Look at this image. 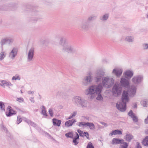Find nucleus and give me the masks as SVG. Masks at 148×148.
Wrapping results in <instances>:
<instances>
[{
    "label": "nucleus",
    "instance_id": "obj_1",
    "mask_svg": "<svg viewBox=\"0 0 148 148\" xmlns=\"http://www.w3.org/2000/svg\"><path fill=\"white\" fill-rule=\"evenodd\" d=\"M105 70L101 69L97 70L95 73V80L97 82H100L102 80L103 87L107 88L111 87L114 84V81L112 78H110L108 77H102L105 75Z\"/></svg>",
    "mask_w": 148,
    "mask_h": 148
},
{
    "label": "nucleus",
    "instance_id": "obj_2",
    "mask_svg": "<svg viewBox=\"0 0 148 148\" xmlns=\"http://www.w3.org/2000/svg\"><path fill=\"white\" fill-rule=\"evenodd\" d=\"M103 87L101 83L97 85H92L89 86L84 91L85 95L88 96L90 99L94 98L96 94L101 92Z\"/></svg>",
    "mask_w": 148,
    "mask_h": 148
},
{
    "label": "nucleus",
    "instance_id": "obj_3",
    "mask_svg": "<svg viewBox=\"0 0 148 148\" xmlns=\"http://www.w3.org/2000/svg\"><path fill=\"white\" fill-rule=\"evenodd\" d=\"M59 44L63 47L62 51L68 53H73L75 51V49L69 43L66 38H61L59 42Z\"/></svg>",
    "mask_w": 148,
    "mask_h": 148
},
{
    "label": "nucleus",
    "instance_id": "obj_4",
    "mask_svg": "<svg viewBox=\"0 0 148 148\" xmlns=\"http://www.w3.org/2000/svg\"><path fill=\"white\" fill-rule=\"evenodd\" d=\"M128 93L125 91H123L122 96V101L118 102L116 104L117 108L121 112H124L126 109L127 102L129 100L128 97Z\"/></svg>",
    "mask_w": 148,
    "mask_h": 148
},
{
    "label": "nucleus",
    "instance_id": "obj_5",
    "mask_svg": "<svg viewBox=\"0 0 148 148\" xmlns=\"http://www.w3.org/2000/svg\"><path fill=\"white\" fill-rule=\"evenodd\" d=\"M34 50V47H32L28 51L27 54V61L30 62L33 60Z\"/></svg>",
    "mask_w": 148,
    "mask_h": 148
},
{
    "label": "nucleus",
    "instance_id": "obj_6",
    "mask_svg": "<svg viewBox=\"0 0 148 148\" xmlns=\"http://www.w3.org/2000/svg\"><path fill=\"white\" fill-rule=\"evenodd\" d=\"M92 73L90 72L88 73L87 76L85 77L82 81V84L85 86H87L89 83H91L92 81Z\"/></svg>",
    "mask_w": 148,
    "mask_h": 148
},
{
    "label": "nucleus",
    "instance_id": "obj_7",
    "mask_svg": "<svg viewBox=\"0 0 148 148\" xmlns=\"http://www.w3.org/2000/svg\"><path fill=\"white\" fill-rule=\"evenodd\" d=\"M78 125L79 127H81L82 126L85 127H88L90 130H92L95 129V125L93 123L91 122H79L78 123Z\"/></svg>",
    "mask_w": 148,
    "mask_h": 148
},
{
    "label": "nucleus",
    "instance_id": "obj_8",
    "mask_svg": "<svg viewBox=\"0 0 148 148\" xmlns=\"http://www.w3.org/2000/svg\"><path fill=\"white\" fill-rule=\"evenodd\" d=\"M121 88L119 84H115L113 86L112 89V92L113 95L117 96L121 94Z\"/></svg>",
    "mask_w": 148,
    "mask_h": 148
},
{
    "label": "nucleus",
    "instance_id": "obj_9",
    "mask_svg": "<svg viewBox=\"0 0 148 148\" xmlns=\"http://www.w3.org/2000/svg\"><path fill=\"white\" fill-rule=\"evenodd\" d=\"M143 79V77L142 75H138L134 76L132 79L133 83L135 84L141 83Z\"/></svg>",
    "mask_w": 148,
    "mask_h": 148
},
{
    "label": "nucleus",
    "instance_id": "obj_10",
    "mask_svg": "<svg viewBox=\"0 0 148 148\" xmlns=\"http://www.w3.org/2000/svg\"><path fill=\"white\" fill-rule=\"evenodd\" d=\"M136 87L134 85L132 86L127 91H125L128 93V97H133L135 96L136 91Z\"/></svg>",
    "mask_w": 148,
    "mask_h": 148
},
{
    "label": "nucleus",
    "instance_id": "obj_11",
    "mask_svg": "<svg viewBox=\"0 0 148 148\" xmlns=\"http://www.w3.org/2000/svg\"><path fill=\"white\" fill-rule=\"evenodd\" d=\"M18 49L16 47H14L9 53L8 57L10 58L12 60H14L17 56Z\"/></svg>",
    "mask_w": 148,
    "mask_h": 148
},
{
    "label": "nucleus",
    "instance_id": "obj_12",
    "mask_svg": "<svg viewBox=\"0 0 148 148\" xmlns=\"http://www.w3.org/2000/svg\"><path fill=\"white\" fill-rule=\"evenodd\" d=\"M82 99L81 97L76 96L73 97L72 99V101L73 103L77 106H78Z\"/></svg>",
    "mask_w": 148,
    "mask_h": 148
},
{
    "label": "nucleus",
    "instance_id": "obj_13",
    "mask_svg": "<svg viewBox=\"0 0 148 148\" xmlns=\"http://www.w3.org/2000/svg\"><path fill=\"white\" fill-rule=\"evenodd\" d=\"M14 40L13 38H6L2 39L0 42L1 45H3L7 43L8 44H10L12 43Z\"/></svg>",
    "mask_w": 148,
    "mask_h": 148
},
{
    "label": "nucleus",
    "instance_id": "obj_14",
    "mask_svg": "<svg viewBox=\"0 0 148 148\" xmlns=\"http://www.w3.org/2000/svg\"><path fill=\"white\" fill-rule=\"evenodd\" d=\"M123 69L121 68H117L113 70L112 73L117 77H119L121 75Z\"/></svg>",
    "mask_w": 148,
    "mask_h": 148
},
{
    "label": "nucleus",
    "instance_id": "obj_15",
    "mask_svg": "<svg viewBox=\"0 0 148 148\" xmlns=\"http://www.w3.org/2000/svg\"><path fill=\"white\" fill-rule=\"evenodd\" d=\"M7 111L6 112V115L7 116H11L16 114V112L12 109L10 106H8L7 109Z\"/></svg>",
    "mask_w": 148,
    "mask_h": 148
},
{
    "label": "nucleus",
    "instance_id": "obj_16",
    "mask_svg": "<svg viewBox=\"0 0 148 148\" xmlns=\"http://www.w3.org/2000/svg\"><path fill=\"white\" fill-rule=\"evenodd\" d=\"M120 82L121 86L123 87L128 88L130 86L129 81L124 78H121Z\"/></svg>",
    "mask_w": 148,
    "mask_h": 148
},
{
    "label": "nucleus",
    "instance_id": "obj_17",
    "mask_svg": "<svg viewBox=\"0 0 148 148\" xmlns=\"http://www.w3.org/2000/svg\"><path fill=\"white\" fill-rule=\"evenodd\" d=\"M124 77L127 79H130L134 75L133 72L129 70H126L123 73Z\"/></svg>",
    "mask_w": 148,
    "mask_h": 148
},
{
    "label": "nucleus",
    "instance_id": "obj_18",
    "mask_svg": "<svg viewBox=\"0 0 148 148\" xmlns=\"http://www.w3.org/2000/svg\"><path fill=\"white\" fill-rule=\"evenodd\" d=\"M88 105L89 102L87 100L82 98L79 105L83 108H86Z\"/></svg>",
    "mask_w": 148,
    "mask_h": 148
},
{
    "label": "nucleus",
    "instance_id": "obj_19",
    "mask_svg": "<svg viewBox=\"0 0 148 148\" xmlns=\"http://www.w3.org/2000/svg\"><path fill=\"white\" fill-rule=\"evenodd\" d=\"M0 85L4 88H5V86H11L12 85L9 81H6L5 80L0 81Z\"/></svg>",
    "mask_w": 148,
    "mask_h": 148
},
{
    "label": "nucleus",
    "instance_id": "obj_20",
    "mask_svg": "<svg viewBox=\"0 0 148 148\" xmlns=\"http://www.w3.org/2000/svg\"><path fill=\"white\" fill-rule=\"evenodd\" d=\"M128 114L129 116H130L132 118L134 122H138V118L136 115L133 113L132 110H130L128 112Z\"/></svg>",
    "mask_w": 148,
    "mask_h": 148
},
{
    "label": "nucleus",
    "instance_id": "obj_21",
    "mask_svg": "<svg viewBox=\"0 0 148 148\" xmlns=\"http://www.w3.org/2000/svg\"><path fill=\"white\" fill-rule=\"evenodd\" d=\"M123 141V139H119L116 138H113L112 140V144L113 145L122 144Z\"/></svg>",
    "mask_w": 148,
    "mask_h": 148
},
{
    "label": "nucleus",
    "instance_id": "obj_22",
    "mask_svg": "<svg viewBox=\"0 0 148 148\" xmlns=\"http://www.w3.org/2000/svg\"><path fill=\"white\" fill-rule=\"evenodd\" d=\"M76 122V120L73 119L66 121L65 123V125L66 127H70L72 126L74 123Z\"/></svg>",
    "mask_w": 148,
    "mask_h": 148
},
{
    "label": "nucleus",
    "instance_id": "obj_23",
    "mask_svg": "<svg viewBox=\"0 0 148 148\" xmlns=\"http://www.w3.org/2000/svg\"><path fill=\"white\" fill-rule=\"evenodd\" d=\"M122 134V131L119 130H113L109 134V135L112 136L113 135H121Z\"/></svg>",
    "mask_w": 148,
    "mask_h": 148
},
{
    "label": "nucleus",
    "instance_id": "obj_24",
    "mask_svg": "<svg viewBox=\"0 0 148 148\" xmlns=\"http://www.w3.org/2000/svg\"><path fill=\"white\" fill-rule=\"evenodd\" d=\"M53 125H54L59 126L61 124V121L60 120H58L55 119H52Z\"/></svg>",
    "mask_w": 148,
    "mask_h": 148
},
{
    "label": "nucleus",
    "instance_id": "obj_25",
    "mask_svg": "<svg viewBox=\"0 0 148 148\" xmlns=\"http://www.w3.org/2000/svg\"><path fill=\"white\" fill-rule=\"evenodd\" d=\"M133 137V136L131 134H127L125 137V139L126 141L130 142Z\"/></svg>",
    "mask_w": 148,
    "mask_h": 148
},
{
    "label": "nucleus",
    "instance_id": "obj_26",
    "mask_svg": "<svg viewBox=\"0 0 148 148\" xmlns=\"http://www.w3.org/2000/svg\"><path fill=\"white\" fill-rule=\"evenodd\" d=\"M75 136L74 138H73V142L75 145H77L78 143V142L77 141V139H79V136L77 132L75 133Z\"/></svg>",
    "mask_w": 148,
    "mask_h": 148
},
{
    "label": "nucleus",
    "instance_id": "obj_27",
    "mask_svg": "<svg viewBox=\"0 0 148 148\" xmlns=\"http://www.w3.org/2000/svg\"><path fill=\"white\" fill-rule=\"evenodd\" d=\"M134 38L133 36H128L126 37L125 40L129 42H132L134 41Z\"/></svg>",
    "mask_w": 148,
    "mask_h": 148
},
{
    "label": "nucleus",
    "instance_id": "obj_28",
    "mask_svg": "<svg viewBox=\"0 0 148 148\" xmlns=\"http://www.w3.org/2000/svg\"><path fill=\"white\" fill-rule=\"evenodd\" d=\"M108 14H106L101 16L100 19L101 21H104L107 20L108 18Z\"/></svg>",
    "mask_w": 148,
    "mask_h": 148
},
{
    "label": "nucleus",
    "instance_id": "obj_29",
    "mask_svg": "<svg viewBox=\"0 0 148 148\" xmlns=\"http://www.w3.org/2000/svg\"><path fill=\"white\" fill-rule=\"evenodd\" d=\"M6 55V53L5 51H2L0 53V61L4 59Z\"/></svg>",
    "mask_w": 148,
    "mask_h": 148
},
{
    "label": "nucleus",
    "instance_id": "obj_30",
    "mask_svg": "<svg viewBox=\"0 0 148 148\" xmlns=\"http://www.w3.org/2000/svg\"><path fill=\"white\" fill-rule=\"evenodd\" d=\"M41 113L45 116H47L45 109V107L44 106H42Z\"/></svg>",
    "mask_w": 148,
    "mask_h": 148
},
{
    "label": "nucleus",
    "instance_id": "obj_31",
    "mask_svg": "<svg viewBox=\"0 0 148 148\" xmlns=\"http://www.w3.org/2000/svg\"><path fill=\"white\" fill-rule=\"evenodd\" d=\"M142 144L145 146H148V136H147L143 140Z\"/></svg>",
    "mask_w": 148,
    "mask_h": 148
},
{
    "label": "nucleus",
    "instance_id": "obj_32",
    "mask_svg": "<svg viewBox=\"0 0 148 148\" xmlns=\"http://www.w3.org/2000/svg\"><path fill=\"white\" fill-rule=\"evenodd\" d=\"M101 92H99V93L96 94L95 95L97 96L96 99L97 100L99 101H102L103 99V97L101 94Z\"/></svg>",
    "mask_w": 148,
    "mask_h": 148
},
{
    "label": "nucleus",
    "instance_id": "obj_33",
    "mask_svg": "<svg viewBox=\"0 0 148 148\" xmlns=\"http://www.w3.org/2000/svg\"><path fill=\"white\" fill-rule=\"evenodd\" d=\"M27 123L29 124H30V125L33 126L35 127L36 126V125L34 123L32 122L30 120L25 119L24 120Z\"/></svg>",
    "mask_w": 148,
    "mask_h": 148
},
{
    "label": "nucleus",
    "instance_id": "obj_34",
    "mask_svg": "<svg viewBox=\"0 0 148 148\" xmlns=\"http://www.w3.org/2000/svg\"><path fill=\"white\" fill-rule=\"evenodd\" d=\"M148 103V100L144 99L141 101V103L144 107H147Z\"/></svg>",
    "mask_w": 148,
    "mask_h": 148
},
{
    "label": "nucleus",
    "instance_id": "obj_35",
    "mask_svg": "<svg viewBox=\"0 0 148 148\" xmlns=\"http://www.w3.org/2000/svg\"><path fill=\"white\" fill-rule=\"evenodd\" d=\"M65 136L67 138H73V135L72 132H71L67 133L65 134Z\"/></svg>",
    "mask_w": 148,
    "mask_h": 148
},
{
    "label": "nucleus",
    "instance_id": "obj_36",
    "mask_svg": "<svg viewBox=\"0 0 148 148\" xmlns=\"http://www.w3.org/2000/svg\"><path fill=\"white\" fill-rule=\"evenodd\" d=\"M97 16L95 15H92L89 16L87 20L88 21H93L97 18Z\"/></svg>",
    "mask_w": 148,
    "mask_h": 148
},
{
    "label": "nucleus",
    "instance_id": "obj_37",
    "mask_svg": "<svg viewBox=\"0 0 148 148\" xmlns=\"http://www.w3.org/2000/svg\"><path fill=\"white\" fill-rule=\"evenodd\" d=\"M5 106L4 103L2 101H0V108L1 110L3 111H5Z\"/></svg>",
    "mask_w": 148,
    "mask_h": 148
},
{
    "label": "nucleus",
    "instance_id": "obj_38",
    "mask_svg": "<svg viewBox=\"0 0 148 148\" xmlns=\"http://www.w3.org/2000/svg\"><path fill=\"white\" fill-rule=\"evenodd\" d=\"M21 79L20 76L18 74H16L15 76L12 77V79L14 80H20Z\"/></svg>",
    "mask_w": 148,
    "mask_h": 148
},
{
    "label": "nucleus",
    "instance_id": "obj_39",
    "mask_svg": "<svg viewBox=\"0 0 148 148\" xmlns=\"http://www.w3.org/2000/svg\"><path fill=\"white\" fill-rule=\"evenodd\" d=\"M77 112L76 111H74L72 113L70 116L68 118V119H71L74 117L76 115Z\"/></svg>",
    "mask_w": 148,
    "mask_h": 148
},
{
    "label": "nucleus",
    "instance_id": "obj_40",
    "mask_svg": "<svg viewBox=\"0 0 148 148\" xmlns=\"http://www.w3.org/2000/svg\"><path fill=\"white\" fill-rule=\"evenodd\" d=\"M123 145L120 146L119 148H127L128 144L126 142L122 143Z\"/></svg>",
    "mask_w": 148,
    "mask_h": 148
},
{
    "label": "nucleus",
    "instance_id": "obj_41",
    "mask_svg": "<svg viewBox=\"0 0 148 148\" xmlns=\"http://www.w3.org/2000/svg\"><path fill=\"white\" fill-rule=\"evenodd\" d=\"M80 27L82 29H86L88 27V26L86 23H82L80 25Z\"/></svg>",
    "mask_w": 148,
    "mask_h": 148
},
{
    "label": "nucleus",
    "instance_id": "obj_42",
    "mask_svg": "<svg viewBox=\"0 0 148 148\" xmlns=\"http://www.w3.org/2000/svg\"><path fill=\"white\" fill-rule=\"evenodd\" d=\"M86 148H94L92 143L91 142H89Z\"/></svg>",
    "mask_w": 148,
    "mask_h": 148
},
{
    "label": "nucleus",
    "instance_id": "obj_43",
    "mask_svg": "<svg viewBox=\"0 0 148 148\" xmlns=\"http://www.w3.org/2000/svg\"><path fill=\"white\" fill-rule=\"evenodd\" d=\"M143 47L144 49H148V44L144 43L143 44Z\"/></svg>",
    "mask_w": 148,
    "mask_h": 148
},
{
    "label": "nucleus",
    "instance_id": "obj_44",
    "mask_svg": "<svg viewBox=\"0 0 148 148\" xmlns=\"http://www.w3.org/2000/svg\"><path fill=\"white\" fill-rule=\"evenodd\" d=\"M22 121V119L20 116H18L17 117V123L18 124L20 123Z\"/></svg>",
    "mask_w": 148,
    "mask_h": 148
},
{
    "label": "nucleus",
    "instance_id": "obj_45",
    "mask_svg": "<svg viewBox=\"0 0 148 148\" xmlns=\"http://www.w3.org/2000/svg\"><path fill=\"white\" fill-rule=\"evenodd\" d=\"M16 101L20 103H21L23 101L24 99L22 97H20L17 98L16 99Z\"/></svg>",
    "mask_w": 148,
    "mask_h": 148
},
{
    "label": "nucleus",
    "instance_id": "obj_46",
    "mask_svg": "<svg viewBox=\"0 0 148 148\" xmlns=\"http://www.w3.org/2000/svg\"><path fill=\"white\" fill-rule=\"evenodd\" d=\"M49 112L51 116H52L53 115V110L51 108L49 109Z\"/></svg>",
    "mask_w": 148,
    "mask_h": 148
},
{
    "label": "nucleus",
    "instance_id": "obj_47",
    "mask_svg": "<svg viewBox=\"0 0 148 148\" xmlns=\"http://www.w3.org/2000/svg\"><path fill=\"white\" fill-rule=\"evenodd\" d=\"M77 132L79 134L80 136H83L84 135L83 134V132L82 131L80 130H77Z\"/></svg>",
    "mask_w": 148,
    "mask_h": 148
},
{
    "label": "nucleus",
    "instance_id": "obj_48",
    "mask_svg": "<svg viewBox=\"0 0 148 148\" xmlns=\"http://www.w3.org/2000/svg\"><path fill=\"white\" fill-rule=\"evenodd\" d=\"M83 135H84V136H86L87 138H89V135L88 133L84 132L83 133Z\"/></svg>",
    "mask_w": 148,
    "mask_h": 148
},
{
    "label": "nucleus",
    "instance_id": "obj_49",
    "mask_svg": "<svg viewBox=\"0 0 148 148\" xmlns=\"http://www.w3.org/2000/svg\"><path fill=\"white\" fill-rule=\"evenodd\" d=\"M27 93L29 94L33 95L34 93V91H29Z\"/></svg>",
    "mask_w": 148,
    "mask_h": 148
},
{
    "label": "nucleus",
    "instance_id": "obj_50",
    "mask_svg": "<svg viewBox=\"0 0 148 148\" xmlns=\"http://www.w3.org/2000/svg\"><path fill=\"white\" fill-rule=\"evenodd\" d=\"M100 123L103 125H104L105 127H107V123H105L103 122H101Z\"/></svg>",
    "mask_w": 148,
    "mask_h": 148
},
{
    "label": "nucleus",
    "instance_id": "obj_51",
    "mask_svg": "<svg viewBox=\"0 0 148 148\" xmlns=\"http://www.w3.org/2000/svg\"><path fill=\"white\" fill-rule=\"evenodd\" d=\"M30 100L32 103H34V97H31L29 99Z\"/></svg>",
    "mask_w": 148,
    "mask_h": 148
},
{
    "label": "nucleus",
    "instance_id": "obj_52",
    "mask_svg": "<svg viewBox=\"0 0 148 148\" xmlns=\"http://www.w3.org/2000/svg\"><path fill=\"white\" fill-rule=\"evenodd\" d=\"M1 128L3 129V130H4L5 131H7V129L6 128H5L3 125H2L1 126Z\"/></svg>",
    "mask_w": 148,
    "mask_h": 148
},
{
    "label": "nucleus",
    "instance_id": "obj_53",
    "mask_svg": "<svg viewBox=\"0 0 148 148\" xmlns=\"http://www.w3.org/2000/svg\"><path fill=\"white\" fill-rule=\"evenodd\" d=\"M136 148H142L138 143H137V146Z\"/></svg>",
    "mask_w": 148,
    "mask_h": 148
},
{
    "label": "nucleus",
    "instance_id": "obj_54",
    "mask_svg": "<svg viewBox=\"0 0 148 148\" xmlns=\"http://www.w3.org/2000/svg\"><path fill=\"white\" fill-rule=\"evenodd\" d=\"M137 104L136 103H135L134 104V106H133V107L134 108H137Z\"/></svg>",
    "mask_w": 148,
    "mask_h": 148
},
{
    "label": "nucleus",
    "instance_id": "obj_55",
    "mask_svg": "<svg viewBox=\"0 0 148 148\" xmlns=\"http://www.w3.org/2000/svg\"><path fill=\"white\" fill-rule=\"evenodd\" d=\"M146 18H148V13H147V14H146Z\"/></svg>",
    "mask_w": 148,
    "mask_h": 148
},
{
    "label": "nucleus",
    "instance_id": "obj_56",
    "mask_svg": "<svg viewBox=\"0 0 148 148\" xmlns=\"http://www.w3.org/2000/svg\"><path fill=\"white\" fill-rule=\"evenodd\" d=\"M98 127L99 128V129L101 128V126H100V125H98Z\"/></svg>",
    "mask_w": 148,
    "mask_h": 148
},
{
    "label": "nucleus",
    "instance_id": "obj_57",
    "mask_svg": "<svg viewBox=\"0 0 148 148\" xmlns=\"http://www.w3.org/2000/svg\"><path fill=\"white\" fill-rule=\"evenodd\" d=\"M21 93H22V92L21 90Z\"/></svg>",
    "mask_w": 148,
    "mask_h": 148
}]
</instances>
